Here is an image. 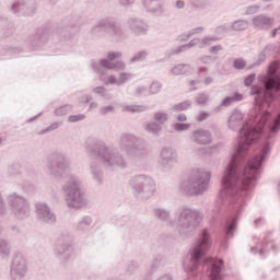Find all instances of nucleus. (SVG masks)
I'll use <instances>...</instances> for the list:
<instances>
[{"instance_id": "1", "label": "nucleus", "mask_w": 280, "mask_h": 280, "mask_svg": "<svg viewBox=\"0 0 280 280\" xmlns=\"http://www.w3.org/2000/svg\"><path fill=\"white\" fill-rule=\"evenodd\" d=\"M260 85H252L255 95L254 119L244 122V114L234 109L228 128L237 132L238 144L221 180L220 213L226 211L223 231H235L237 220L246 202L253 198V189L261 176V167L272 152L275 137L280 131V61H272L267 73L258 77Z\"/></svg>"}, {"instance_id": "2", "label": "nucleus", "mask_w": 280, "mask_h": 280, "mask_svg": "<svg viewBox=\"0 0 280 280\" xmlns=\"http://www.w3.org/2000/svg\"><path fill=\"white\" fill-rule=\"evenodd\" d=\"M85 151L92 156L89 163V172L96 185H104L105 167H118L119 170L128 168V160L117 149L108 147L104 141L95 138H90L84 144ZM101 161V163H100Z\"/></svg>"}, {"instance_id": "3", "label": "nucleus", "mask_w": 280, "mask_h": 280, "mask_svg": "<svg viewBox=\"0 0 280 280\" xmlns=\"http://www.w3.org/2000/svg\"><path fill=\"white\" fill-rule=\"evenodd\" d=\"M211 247H191L189 254V264L184 262V270L189 275H196L200 270H207L210 280L224 279V260L220 258H203Z\"/></svg>"}, {"instance_id": "4", "label": "nucleus", "mask_w": 280, "mask_h": 280, "mask_svg": "<svg viewBox=\"0 0 280 280\" xmlns=\"http://www.w3.org/2000/svg\"><path fill=\"white\" fill-rule=\"evenodd\" d=\"M211 172L205 168L192 170L178 185V190L187 198H198L209 191Z\"/></svg>"}, {"instance_id": "5", "label": "nucleus", "mask_w": 280, "mask_h": 280, "mask_svg": "<svg viewBox=\"0 0 280 280\" xmlns=\"http://www.w3.org/2000/svg\"><path fill=\"white\" fill-rule=\"evenodd\" d=\"M114 43H124L130 38V33L126 27H124L120 23H117L115 18L106 16L98 20L90 30L92 36H97L102 38V36H106L108 34Z\"/></svg>"}, {"instance_id": "6", "label": "nucleus", "mask_w": 280, "mask_h": 280, "mask_svg": "<svg viewBox=\"0 0 280 280\" xmlns=\"http://www.w3.org/2000/svg\"><path fill=\"white\" fill-rule=\"evenodd\" d=\"M177 226L180 237H191L200 226L205 214L198 209L183 207L177 211Z\"/></svg>"}, {"instance_id": "7", "label": "nucleus", "mask_w": 280, "mask_h": 280, "mask_svg": "<svg viewBox=\"0 0 280 280\" xmlns=\"http://www.w3.org/2000/svg\"><path fill=\"white\" fill-rule=\"evenodd\" d=\"M117 145L129 159H143L148 154V141L135 133H122Z\"/></svg>"}, {"instance_id": "8", "label": "nucleus", "mask_w": 280, "mask_h": 280, "mask_svg": "<svg viewBox=\"0 0 280 280\" xmlns=\"http://www.w3.org/2000/svg\"><path fill=\"white\" fill-rule=\"evenodd\" d=\"M66 202L71 209H82L86 205V195L82 190V179L73 174L68 175L63 185Z\"/></svg>"}, {"instance_id": "9", "label": "nucleus", "mask_w": 280, "mask_h": 280, "mask_svg": "<svg viewBox=\"0 0 280 280\" xmlns=\"http://www.w3.org/2000/svg\"><path fill=\"white\" fill-rule=\"evenodd\" d=\"M129 187L135 196L150 198L156 191V183L150 175H135L129 179Z\"/></svg>"}, {"instance_id": "10", "label": "nucleus", "mask_w": 280, "mask_h": 280, "mask_svg": "<svg viewBox=\"0 0 280 280\" xmlns=\"http://www.w3.org/2000/svg\"><path fill=\"white\" fill-rule=\"evenodd\" d=\"M8 205L16 220H27L32 215L30 201L18 192L8 195Z\"/></svg>"}, {"instance_id": "11", "label": "nucleus", "mask_w": 280, "mask_h": 280, "mask_svg": "<svg viewBox=\"0 0 280 280\" xmlns=\"http://www.w3.org/2000/svg\"><path fill=\"white\" fill-rule=\"evenodd\" d=\"M54 255L57 259H60V261H65L66 264L71 259V256L73 255V242H71L69 235L58 236L54 246Z\"/></svg>"}, {"instance_id": "12", "label": "nucleus", "mask_w": 280, "mask_h": 280, "mask_svg": "<svg viewBox=\"0 0 280 280\" xmlns=\"http://www.w3.org/2000/svg\"><path fill=\"white\" fill-rule=\"evenodd\" d=\"M90 69H92V71H95V73H98V75H101L102 78L103 75H105L104 69L105 71H126L127 66L126 62L121 60L110 62L106 59H100V61L92 60L90 63Z\"/></svg>"}, {"instance_id": "13", "label": "nucleus", "mask_w": 280, "mask_h": 280, "mask_svg": "<svg viewBox=\"0 0 280 280\" xmlns=\"http://www.w3.org/2000/svg\"><path fill=\"white\" fill-rule=\"evenodd\" d=\"M159 159L162 170L164 172H171V170H174V165L178 163V151L172 147H163L160 150Z\"/></svg>"}, {"instance_id": "14", "label": "nucleus", "mask_w": 280, "mask_h": 280, "mask_svg": "<svg viewBox=\"0 0 280 280\" xmlns=\"http://www.w3.org/2000/svg\"><path fill=\"white\" fill-rule=\"evenodd\" d=\"M27 277V260L21 255H16L10 267V280H24Z\"/></svg>"}, {"instance_id": "15", "label": "nucleus", "mask_w": 280, "mask_h": 280, "mask_svg": "<svg viewBox=\"0 0 280 280\" xmlns=\"http://www.w3.org/2000/svg\"><path fill=\"white\" fill-rule=\"evenodd\" d=\"M11 12L18 16H31L36 12V0H14Z\"/></svg>"}, {"instance_id": "16", "label": "nucleus", "mask_w": 280, "mask_h": 280, "mask_svg": "<svg viewBox=\"0 0 280 280\" xmlns=\"http://www.w3.org/2000/svg\"><path fill=\"white\" fill-rule=\"evenodd\" d=\"M126 25L133 36H147L150 32V24L141 18H129L126 20Z\"/></svg>"}, {"instance_id": "17", "label": "nucleus", "mask_w": 280, "mask_h": 280, "mask_svg": "<svg viewBox=\"0 0 280 280\" xmlns=\"http://www.w3.org/2000/svg\"><path fill=\"white\" fill-rule=\"evenodd\" d=\"M218 40V37L215 36H206L202 38H194L188 44L178 46L174 54H180L183 51H188V49H191V47H198L199 49H205V47H210V45H213Z\"/></svg>"}, {"instance_id": "18", "label": "nucleus", "mask_w": 280, "mask_h": 280, "mask_svg": "<svg viewBox=\"0 0 280 280\" xmlns=\"http://www.w3.org/2000/svg\"><path fill=\"white\" fill-rule=\"evenodd\" d=\"M142 10L151 16H163L165 0H141Z\"/></svg>"}, {"instance_id": "19", "label": "nucleus", "mask_w": 280, "mask_h": 280, "mask_svg": "<svg viewBox=\"0 0 280 280\" xmlns=\"http://www.w3.org/2000/svg\"><path fill=\"white\" fill-rule=\"evenodd\" d=\"M36 215L40 222H45L46 224H56V213L51 211L49 205L39 201L35 205Z\"/></svg>"}, {"instance_id": "20", "label": "nucleus", "mask_w": 280, "mask_h": 280, "mask_svg": "<svg viewBox=\"0 0 280 280\" xmlns=\"http://www.w3.org/2000/svg\"><path fill=\"white\" fill-rule=\"evenodd\" d=\"M189 139L197 145H211L213 136L211 135V131L199 128L190 133Z\"/></svg>"}, {"instance_id": "21", "label": "nucleus", "mask_w": 280, "mask_h": 280, "mask_svg": "<svg viewBox=\"0 0 280 280\" xmlns=\"http://www.w3.org/2000/svg\"><path fill=\"white\" fill-rule=\"evenodd\" d=\"M51 38L49 28H38L34 37L30 40L32 49H38L43 45H47Z\"/></svg>"}, {"instance_id": "22", "label": "nucleus", "mask_w": 280, "mask_h": 280, "mask_svg": "<svg viewBox=\"0 0 280 280\" xmlns=\"http://www.w3.org/2000/svg\"><path fill=\"white\" fill-rule=\"evenodd\" d=\"M254 244L255 246H252L250 250L254 255H259L261 259H264L266 256V253L270 250H276L277 245H275V242L272 241H264V243L260 245L259 244V238L254 237Z\"/></svg>"}, {"instance_id": "23", "label": "nucleus", "mask_w": 280, "mask_h": 280, "mask_svg": "<svg viewBox=\"0 0 280 280\" xmlns=\"http://www.w3.org/2000/svg\"><path fill=\"white\" fill-rule=\"evenodd\" d=\"M49 160L57 163V168L61 172H67L71 167V162L67 159L65 154L59 151H52L49 154Z\"/></svg>"}, {"instance_id": "24", "label": "nucleus", "mask_w": 280, "mask_h": 280, "mask_svg": "<svg viewBox=\"0 0 280 280\" xmlns=\"http://www.w3.org/2000/svg\"><path fill=\"white\" fill-rule=\"evenodd\" d=\"M252 23L254 27H259L260 30H268L272 27L275 20L266 14H258L253 18Z\"/></svg>"}, {"instance_id": "25", "label": "nucleus", "mask_w": 280, "mask_h": 280, "mask_svg": "<svg viewBox=\"0 0 280 280\" xmlns=\"http://www.w3.org/2000/svg\"><path fill=\"white\" fill-rule=\"evenodd\" d=\"M93 225V217L91 215H83L75 223L74 229L78 233H86L89 229Z\"/></svg>"}, {"instance_id": "26", "label": "nucleus", "mask_w": 280, "mask_h": 280, "mask_svg": "<svg viewBox=\"0 0 280 280\" xmlns=\"http://www.w3.org/2000/svg\"><path fill=\"white\" fill-rule=\"evenodd\" d=\"M143 129L148 135H152V137H161V132H163V127L154 120L144 122Z\"/></svg>"}, {"instance_id": "27", "label": "nucleus", "mask_w": 280, "mask_h": 280, "mask_svg": "<svg viewBox=\"0 0 280 280\" xmlns=\"http://www.w3.org/2000/svg\"><path fill=\"white\" fill-rule=\"evenodd\" d=\"M242 101H244V94L240 92H234L230 96H226L221 101V106H223V108H229L231 104H235Z\"/></svg>"}, {"instance_id": "28", "label": "nucleus", "mask_w": 280, "mask_h": 280, "mask_svg": "<svg viewBox=\"0 0 280 280\" xmlns=\"http://www.w3.org/2000/svg\"><path fill=\"white\" fill-rule=\"evenodd\" d=\"M172 75H185V73H191V65L178 63L171 68Z\"/></svg>"}, {"instance_id": "29", "label": "nucleus", "mask_w": 280, "mask_h": 280, "mask_svg": "<svg viewBox=\"0 0 280 280\" xmlns=\"http://www.w3.org/2000/svg\"><path fill=\"white\" fill-rule=\"evenodd\" d=\"M22 174L21 164L11 163L7 165V176H9V178H19Z\"/></svg>"}, {"instance_id": "30", "label": "nucleus", "mask_w": 280, "mask_h": 280, "mask_svg": "<svg viewBox=\"0 0 280 280\" xmlns=\"http://www.w3.org/2000/svg\"><path fill=\"white\" fill-rule=\"evenodd\" d=\"M12 254V247L10 246V242L5 238H0V257L2 259H8Z\"/></svg>"}, {"instance_id": "31", "label": "nucleus", "mask_w": 280, "mask_h": 280, "mask_svg": "<svg viewBox=\"0 0 280 280\" xmlns=\"http://www.w3.org/2000/svg\"><path fill=\"white\" fill-rule=\"evenodd\" d=\"M170 120V114L165 110H158L153 114V121L159 124V126H163L167 124Z\"/></svg>"}, {"instance_id": "32", "label": "nucleus", "mask_w": 280, "mask_h": 280, "mask_svg": "<svg viewBox=\"0 0 280 280\" xmlns=\"http://www.w3.org/2000/svg\"><path fill=\"white\" fill-rule=\"evenodd\" d=\"M154 215L158 220H161L162 222H170L171 212L165 208H155Z\"/></svg>"}, {"instance_id": "33", "label": "nucleus", "mask_w": 280, "mask_h": 280, "mask_svg": "<svg viewBox=\"0 0 280 280\" xmlns=\"http://www.w3.org/2000/svg\"><path fill=\"white\" fill-rule=\"evenodd\" d=\"M48 161L49 163L45 167V173L48 176H54L55 178H58V176H60V171L59 168H56V165H54V162H56V160H50L48 158Z\"/></svg>"}, {"instance_id": "34", "label": "nucleus", "mask_w": 280, "mask_h": 280, "mask_svg": "<svg viewBox=\"0 0 280 280\" xmlns=\"http://www.w3.org/2000/svg\"><path fill=\"white\" fill-rule=\"evenodd\" d=\"M147 106L143 105H122V113H145Z\"/></svg>"}, {"instance_id": "35", "label": "nucleus", "mask_w": 280, "mask_h": 280, "mask_svg": "<svg viewBox=\"0 0 280 280\" xmlns=\"http://www.w3.org/2000/svg\"><path fill=\"white\" fill-rule=\"evenodd\" d=\"M149 56L150 52H148V50H140L129 59V62L131 65H135V62H143V60H145Z\"/></svg>"}, {"instance_id": "36", "label": "nucleus", "mask_w": 280, "mask_h": 280, "mask_svg": "<svg viewBox=\"0 0 280 280\" xmlns=\"http://www.w3.org/2000/svg\"><path fill=\"white\" fill-rule=\"evenodd\" d=\"M133 79H135V75L131 72H119L118 85L124 86V84H128V82H130Z\"/></svg>"}, {"instance_id": "37", "label": "nucleus", "mask_w": 280, "mask_h": 280, "mask_svg": "<svg viewBox=\"0 0 280 280\" xmlns=\"http://www.w3.org/2000/svg\"><path fill=\"white\" fill-rule=\"evenodd\" d=\"M70 110H73V105H63L56 108L54 115L55 117H65V115H68Z\"/></svg>"}, {"instance_id": "38", "label": "nucleus", "mask_w": 280, "mask_h": 280, "mask_svg": "<svg viewBox=\"0 0 280 280\" xmlns=\"http://www.w3.org/2000/svg\"><path fill=\"white\" fill-rule=\"evenodd\" d=\"M165 258L162 255H158L151 262V272H156L161 266H163Z\"/></svg>"}, {"instance_id": "39", "label": "nucleus", "mask_w": 280, "mask_h": 280, "mask_svg": "<svg viewBox=\"0 0 280 280\" xmlns=\"http://www.w3.org/2000/svg\"><path fill=\"white\" fill-rule=\"evenodd\" d=\"M248 27V21L246 20H236L232 23V30L234 32H242Z\"/></svg>"}, {"instance_id": "40", "label": "nucleus", "mask_w": 280, "mask_h": 280, "mask_svg": "<svg viewBox=\"0 0 280 280\" xmlns=\"http://www.w3.org/2000/svg\"><path fill=\"white\" fill-rule=\"evenodd\" d=\"M62 126L61 121H55L50 126L46 127L45 129L40 130L38 132L39 137H43V135H47L49 132H54V130H58Z\"/></svg>"}, {"instance_id": "41", "label": "nucleus", "mask_w": 280, "mask_h": 280, "mask_svg": "<svg viewBox=\"0 0 280 280\" xmlns=\"http://www.w3.org/2000/svg\"><path fill=\"white\" fill-rule=\"evenodd\" d=\"M189 5L194 10H205V8L208 5V2L207 0H190Z\"/></svg>"}, {"instance_id": "42", "label": "nucleus", "mask_w": 280, "mask_h": 280, "mask_svg": "<svg viewBox=\"0 0 280 280\" xmlns=\"http://www.w3.org/2000/svg\"><path fill=\"white\" fill-rule=\"evenodd\" d=\"M161 89H163V84L159 81H153L149 86V95H159V93H161Z\"/></svg>"}, {"instance_id": "43", "label": "nucleus", "mask_w": 280, "mask_h": 280, "mask_svg": "<svg viewBox=\"0 0 280 280\" xmlns=\"http://www.w3.org/2000/svg\"><path fill=\"white\" fill-rule=\"evenodd\" d=\"M209 95L208 94H205V93H200L196 98H195V102H196V105L197 106H201V107H205L207 106V104H209Z\"/></svg>"}, {"instance_id": "44", "label": "nucleus", "mask_w": 280, "mask_h": 280, "mask_svg": "<svg viewBox=\"0 0 280 280\" xmlns=\"http://www.w3.org/2000/svg\"><path fill=\"white\" fill-rule=\"evenodd\" d=\"M260 9L261 7L259 4H252V5L245 7L243 9V12L245 16H250L253 14H257V12H259Z\"/></svg>"}, {"instance_id": "45", "label": "nucleus", "mask_w": 280, "mask_h": 280, "mask_svg": "<svg viewBox=\"0 0 280 280\" xmlns=\"http://www.w3.org/2000/svg\"><path fill=\"white\" fill-rule=\"evenodd\" d=\"M189 106H191V101H184L179 104H176L172 107V110L175 113H180L183 110H187V108H189Z\"/></svg>"}, {"instance_id": "46", "label": "nucleus", "mask_w": 280, "mask_h": 280, "mask_svg": "<svg viewBox=\"0 0 280 280\" xmlns=\"http://www.w3.org/2000/svg\"><path fill=\"white\" fill-rule=\"evenodd\" d=\"M140 265L138 261L131 260L127 264L126 272L127 275H135L139 270Z\"/></svg>"}, {"instance_id": "47", "label": "nucleus", "mask_w": 280, "mask_h": 280, "mask_svg": "<svg viewBox=\"0 0 280 280\" xmlns=\"http://www.w3.org/2000/svg\"><path fill=\"white\" fill-rule=\"evenodd\" d=\"M173 128L175 132H185V130H189V128H191V125L188 122H175L173 124Z\"/></svg>"}, {"instance_id": "48", "label": "nucleus", "mask_w": 280, "mask_h": 280, "mask_svg": "<svg viewBox=\"0 0 280 280\" xmlns=\"http://www.w3.org/2000/svg\"><path fill=\"white\" fill-rule=\"evenodd\" d=\"M86 116L84 114L71 115L68 117L69 124H78V121H84Z\"/></svg>"}, {"instance_id": "49", "label": "nucleus", "mask_w": 280, "mask_h": 280, "mask_svg": "<svg viewBox=\"0 0 280 280\" xmlns=\"http://www.w3.org/2000/svg\"><path fill=\"white\" fill-rule=\"evenodd\" d=\"M221 148H222V143H217L202 150H203V154H215V152L220 151Z\"/></svg>"}, {"instance_id": "50", "label": "nucleus", "mask_w": 280, "mask_h": 280, "mask_svg": "<svg viewBox=\"0 0 280 280\" xmlns=\"http://www.w3.org/2000/svg\"><path fill=\"white\" fill-rule=\"evenodd\" d=\"M121 51H108L106 55L107 62H113V60H117V58H121Z\"/></svg>"}, {"instance_id": "51", "label": "nucleus", "mask_w": 280, "mask_h": 280, "mask_svg": "<svg viewBox=\"0 0 280 280\" xmlns=\"http://www.w3.org/2000/svg\"><path fill=\"white\" fill-rule=\"evenodd\" d=\"M200 62L202 65H211V62H215L218 60V57H213L211 55H205L199 58Z\"/></svg>"}, {"instance_id": "52", "label": "nucleus", "mask_w": 280, "mask_h": 280, "mask_svg": "<svg viewBox=\"0 0 280 280\" xmlns=\"http://www.w3.org/2000/svg\"><path fill=\"white\" fill-rule=\"evenodd\" d=\"M233 67L235 69H237L238 71H242V69H244V67H246V60H244L242 58L234 59Z\"/></svg>"}, {"instance_id": "53", "label": "nucleus", "mask_w": 280, "mask_h": 280, "mask_svg": "<svg viewBox=\"0 0 280 280\" xmlns=\"http://www.w3.org/2000/svg\"><path fill=\"white\" fill-rule=\"evenodd\" d=\"M255 78H257V74L250 73L244 79V86H253V82H255Z\"/></svg>"}, {"instance_id": "54", "label": "nucleus", "mask_w": 280, "mask_h": 280, "mask_svg": "<svg viewBox=\"0 0 280 280\" xmlns=\"http://www.w3.org/2000/svg\"><path fill=\"white\" fill-rule=\"evenodd\" d=\"M8 22V19L4 18L3 15H0V38H5L8 34L3 32V24Z\"/></svg>"}, {"instance_id": "55", "label": "nucleus", "mask_w": 280, "mask_h": 280, "mask_svg": "<svg viewBox=\"0 0 280 280\" xmlns=\"http://www.w3.org/2000/svg\"><path fill=\"white\" fill-rule=\"evenodd\" d=\"M106 84H109V85L115 84V86H119V79H117L115 74L108 75L106 80Z\"/></svg>"}, {"instance_id": "56", "label": "nucleus", "mask_w": 280, "mask_h": 280, "mask_svg": "<svg viewBox=\"0 0 280 280\" xmlns=\"http://www.w3.org/2000/svg\"><path fill=\"white\" fill-rule=\"evenodd\" d=\"M136 2L137 0H118V3L121 5V8H130L131 5H135Z\"/></svg>"}, {"instance_id": "57", "label": "nucleus", "mask_w": 280, "mask_h": 280, "mask_svg": "<svg viewBox=\"0 0 280 280\" xmlns=\"http://www.w3.org/2000/svg\"><path fill=\"white\" fill-rule=\"evenodd\" d=\"M209 113L208 112H201L196 116V121H206V119H209Z\"/></svg>"}, {"instance_id": "58", "label": "nucleus", "mask_w": 280, "mask_h": 280, "mask_svg": "<svg viewBox=\"0 0 280 280\" xmlns=\"http://www.w3.org/2000/svg\"><path fill=\"white\" fill-rule=\"evenodd\" d=\"M262 52H265L266 56H272L275 54V45L268 44L264 49Z\"/></svg>"}, {"instance_id": "59", "label": "nucleus", "mask_w": 280, "mask_h": 280, "mask_svg": "<svg viewBox=\"0 0 280 280\" xmlns=\"http://www.w3.org/2000/svg\"><path fill=\"white\" fill-rule=\"evenodd\" d=\"M261 62H266V54L262 51L258 55L256 61L254 62V67H259Z\"/></svg>"}, {"instance_id": "60", "label": "nucleus", "mask_w": 280, "mask_h": 280, "mask_svg": "<svg viewBox=\"0 0 280 280\" xmlns=\"http://www.w3.org/2000/svg\"><path fill=\"white\" fill-rule=\"evenodd\" d=\"M115 110V106H113V105H107V106H105V107H102L101 109H100V113H101V115H108V113H113Z\"/></svg>"}, {"instance_id": "61", "label": "nucleus", "mask_w": 280, "mask_h": 280, "mask_svg": "<svg viewBox=\"0 0 280 280\" xmlns=\"http://www.w3.org/2000/svg\"><path fill=\"white\" fill-rule=\"evenodd\" d=\"M201 32H205V27L202 26H197L195 28H191L190 31H188V34L191 36H196V34H201Z\"/></svg>"}, {"instance_id": "62", "label": "nucleus", "mask_w": 280, "mask_h": 280, "mask_svg": "<svg viewBox=\"0 0 280 280\" xmlns=\"http://www.w3.org/2000/svg\"><path fill=\"white\" fill-rule=\"evenodd\" d=\"M106 91L105 86H97L92 90V93L95 95H104V92Z\"/></svg>"}, {"instance_id": "63", "label": "nucleus", "mask_w": 280, "mask_h": 280, "mask_svg": "<svg viewBox=\"0 0 280 280\" xmlns=\"http://www.w3.org/2000/svg\"><path fill=\"white\" fill-rule=\"evenodd\" d=\"M155 280H174V276H172V273H163L162 276L158 277Z\"/></svg>"}, {"instance_id": "64", "label": "nucleus", "mask_w": 280, "mask_h": 280, "mask_svg": "<svg viewBox=\"0 0 280 280\" xmlns=\"http://www.w3.org/2000/svg\"><path fill=\"white\" fill-rule=\"evenodd\" d=\"M145 91H148V88H145V86H137L135 89V94L136 95H143V93H145Z\"/></svg>"}]
</instances>
